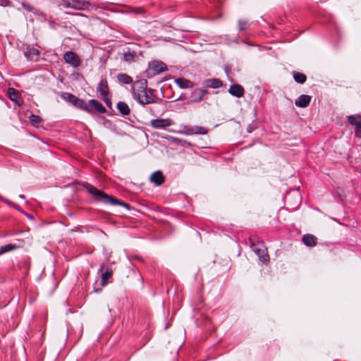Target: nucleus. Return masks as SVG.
Segmentation results:
<instances>
[{"label": "nucleus", "mask_w": 361, "mask_h": 361, "mask_svg": "<svg viewBox=\"0 0 361 361\" xmlns=\"http://www.w3.org/2000/svg\"><path fill=\"white\" fill-rule=\"evenodd\" d=\"M296 197H297L298 204H300V203L301 202L302 198L298 192H296Z\"/></svg>", "instance_id": "nucleus-34"}, {"label": "nucleus", "mask_w": 361, "mask_h": 361, "mask_svg": "<svg viewBox=\"0 0 361 361\" xmlns=\"http://www.w3.org/2000/svg\"><path fill=\"white\" fill-rule=\"evenodd\" d=\"M204 85L206 87L219 88L223 85V82L218 78H212L204 80Z\"/></svg>", "instance_id": "nucleus-20"}, {"label": "nucleus", "mask_w": 361, "mask_h": 361, "mask_svg": "<svg viewBox=\"0 0 361 361\" xmlns=\"http://www.w3.org/2000/svg\"><path fill=\"white\" fill-rule=\"evenodd\" d=\"M349 123L355 127V136L361 138V116L352 115L347 117Z\"/></svg>", "instance_id": "nucleus-6"}, {"label": "nucleus", "mask_w": 361, "mask_h": 361, "mask_svg": "<svg viewBox=\"0 0 361 361\" xmlns=\"http://www.w3.org/2000/svg\"><path fill=\"white\" fill-rule=\"evenodd\" d=\"M8 95L9 99L17 104L18 106H20L23 103V100L21 99L18 92L14 88H8Z\"/></svg>", "instance_id": "nucleus-17"}, {"label": "nucleus", "mask_w": 361, "mask_h": 361, "mask_svg": "<svg viewBox=\"0 0 361 361\" xmlns=\"http://www.w3.org/2000/svg\"><path fill=\"white\" fill-rule=\"evenodd\" d=\"M58 5L66 8H73L76 11H85L91 6L88 0H59Z\"/></svg>", "instance_id": "nucleus-2"}, {"label": "nucleus", "mask_w": 361, "mask_h": 361, "mask_svg": "<svg viewBox=\"0 0 361 361\" xmlns=\"http://www.w3.org/2000/svg\"><path fill=\"white\" fill-rule=\"evenodd\" d=\"M97 92L99 94L100 97L109 96V88L106 78L101 80L97 87Z\"/></svg>", "instance_id": "nucleus-11"}, {"label": "nucleus", "mask_w": 361, "mask_h": 361, "mask_svg": "<svg viewBox=\"0 0 361 361\" xmlns=\"http://www.w3.org/2000/svg\"><path fill=\"white\" fill-rule=\"evenodd\" d=\"M312 97L307 94H301L295 100V104L298 107L305 108L310 104Z\"/></svg>", "instance_id": "nucleus-13"}, {"label": "nucleus", "mask_w": 361, "mask_h": 361, "mask_svg": "<svg viewBox=\"0 0 361 361\" xmlns=\"http://www.w3.org/2000/svg\"><path fill=\"white\" fill-rule=\"evenodd\" d=\"M61 98L64 101L73 104L75 107L84 110V111H90V108H88L87 104L85 102L74 94L69 92H61Z\"/></svg>", "instance_id": "nucleus-5"}, {"label": "nucleus", "mask_w": 361, "mask_h": 361, "mask_svg": "<svg viewBox=\"0 0 361 361\" xmlns=\"http://www.w3.org/2000/svg\"><path fill=\"white\" fill-rule=\"evenodd\" d=\"M150 180L156 185L159 186L164 182V176L161 171H157L152 173L150 176Z\"/></svg>", "instance_id": "nucleus-16"}, {"label": "nucleus", "mask_w": 361, "mask_h": 361, "mask_svg": "<svg viewBox=\"0 0 361 361\" xmlns=\"http://www.w3.org/2000/svg\"><path fill=\"white\" fill-rule=\"evenodd\" d=\"M249 25L250 24H249L248 21L240 20L238 21L239 30H240V31L245 30Z\"/></svg>", "instance_id": "nucleus-29"}, {"label": "nucleus", "mask_w": 361, "mask_h": 361, "mask_svg": "<svg viewBox=\"0 0 361 361\" xmlns=\"http://www.w3.org/2000/svg\"><path fill=\"white\" fill-rule=\"evenodd\" d=\"M249 241L250 248L258 256L259 259L263 263H267L269 261V257L264 248L263 242L257 241V243H255L252 237H250Z\"/></svg>", "instance_id": "nucleus-3"}, {"label": "nucleus", "mask_w": 361, "mask_h": 361, "mask_svg": "<svg viewBox=\"0 0 361 361\" xmlns=\"http://www.w3.org/2000/svg\"><path fill=\"white\" fill-rule=\"evenodd\" d=\"M19 197H20V198H22V199H25V195H19Z\"/></svg>", "instance_id": "nucleus-36"}, {"label": "nucleus", "mask_w": 361, "mask_h": 361, "mask_svg": "<svg viewBox=\"0 0 361 361\" xmlns=\"http://www.w3.org/2000/svg\"><path fill=\"white\" fill-rule=\"evenodd\" d=\"M130 57L133 58V56H132V55H130V54H129V56H128V55H127V54H125V59H126V60H127V61H128V60H129Z\"/></svg>", "instance_id": "nucleus-35"}, {"label": "nucleus", "mask_w": 361, "mask_h": 361, "mask_svg": "<svg viewBox=\"0 0 361 361\" xmlns=\"http://www.w3.org/2000/svg\"><path fill=\"white\" fill-rule=\"evenodd\" d=\"M18 248V246L15 244H7L0 247V256L6 252L13 251Z\"/></svg>", "instance_id": "nucleus-25"}, {"label": "nucleus", "mask_w": 361, "mask_h": 361, "mask_svg": "<svg viewBox=\"0 0 361 361\" xmlns=\"http://www.w3.org/2000/svg\"><path fill=\"white\" fill-rule=\"evenodd\" d=\"M185 134H186V135H193L194 134L193 126L185 127Z\"/></svg>", "instance_id": "nucleus-32"}, {"label": "nucleus", "mask_w": 361, "mask_h": 361, "mask_svg": "<svg viewBox=\"0 0 361 361\" xmlns=\"http://www.w3.org/2000/svg\"><path fill=\"white\" fill-rule=\"evenodd\" d=\"M154 92L155 91L152 88L147 89L146 92L141 94L133 90V98L142 105L154 104L157 102V99L154 95Z\"/></svg>", "instance_id": "nucleus-4"}, {"label": "nucleus", "mask_w": 361, "mask_h": 361, "mask_svg": "<svg viewBox=\"0 0 361 361\" xmlns=\"http://www.w3.org/2000/svg\"><path fill=\"white\" fill-rule=\"evenodd\" d=\"M334 361H338V360H334Z\"/></svg>", "instance_id": "nucleus-39"}, {"label": "nucleus", "mask_w": 361, "mask_h": 361, "mask_svg": "<svg viewBox=\"0 0 361 361\" xmlns=\"http://www.w3.org/2000/svg\"><path fill=\"white\" fill-rule=\"evenodd\" d=\"M208 94V91L205 88H196L191 92L190 102L197 103L200 102L204 99V97Z\"/></svg>", "instance_id": "nucleus-8"}, {"label": "nucleus", "mask_w": 361, "mask_h": 361, "mask_svg": "<svg viewBox=\"0 0 361 361\" xmlns=\"http://www.w3.org/2000/svg\"><path fill=\"white\" fill-rule=\"evenodd\" d=\"M63 59L66 63L70 64L73 68H78L80 66V59L79 56L73 51H66L64 54Z\"/></svg>", "instance_id": "nucleus-7"}, {"label": "nucleus", "mask_w": 361, "mask_h": 361, "mask_svg": "<svg viewBox=\"0 0 361 361\" xmlns=\"http://www.w3.org/2000/svg\"><path fill=\"white\" fill-rule=\"evenodd\" d=\"M29 118L30 121L33 126L39 125L42 121V118L39 116L33 114L30 116Z\"/></svg>", "instance_id": "nucleus-27"}, {"label": "nucleus", "mask_w": 361, "mask_h": 361, "mask_svg": "<svg viewBox=\"0 0 361 361\" xmlns=\"http://www.w3.org/2000/svg\"><path fill=\"white\" fill-rule=\"evenodd\" d=\"M193 131L197 135H206L208 132L207 128L199 126H193Z\"/></svg>", "instance_id": "nucleus-28"}, {"label": "nucleus", "mask_w": 361, "mask_h": 361, "mask_svg": "<svg viewBox=\"0 0 361 361\" xmlns=\"http://www.w3.org/2000/svg\"><path fill=\"white\" fill-rule=\"evenodd\" d=\"M152 69L157 73H161L167 71L166 65L159 61H154L151 65Z\"/></svg>", "instance_id": "nucleus-18"}, {"label": "nucleus", "mask_w": 361, "mask_h": 361, "mask_svg": "<svg viewBox=\"0 0 361 361\" xmlns=\"http://www.w3.org/2000/svg\"><path fill=\"white\" fill-rule=\"evenodd\" d=\"M173 140H174V141L182 142L183 145H190L189 142H187L185 140L182 141L178 138H174Z\"/></svg>", "instance_id": "nucleus-33"}, {"label": "nucleus", "mask_w": 361, "mask_h": 361, "mask_svg": "<svg viewBox=\"0 0 361 361\" xmlns=\"http://www.w3.org/2000/svg\"><path fill=\"white\" fill-rule=\"evenodd\" d=\"M132 90H135L136 92H140V94L146 92L147 90V81L146 79H141L136 81L133 86L132 87Z\"/></svg>", "instance_id": "nucleus-15"}, {"label": "nucleus", "mask_w": 361, "mask_h": 361, "mask_svg": "<svg viewBox=\"0 0 361 361\" xmlns=\"http://www.w3.org/2000/svg\"><path fill=\"white\" fill-rule=\"evenodd\" d=\"M83 186L86 190L94 197L96 201L103 202L106 204L121 205L130 210V205L128 203L121 202L119 200L109 195L90 183H85Z\"/></svg>", "instance_id": "nucleus-1"}, {"label": "nucleus", "mask_w": 361, "mask_h": 361, "mask_svg": "<svg viewBox=\"0 0 361 361\" xmlns=\"http://www.w3.org/2000/svg\"><path fill=\"white\" fill-rule=\"evenodd\" d=\"M104 269V266L102 265V266H101V267H100V271H102V269Z\"/></svg>", "instance_id": "nucleus-37"}, {"label": "nucleus", "mask_w": 361, "mask_h": 361, "mask_svg": "<svg viewBox=\"0 0 361 361\" xmlns=\"http://www.w3.org/2000/svg\"><path fill=\"white\" fill-rule=\"evenodd\" d=\"M317 238L311 234H305L302 237L303 243L308 247H313L317 245Z\"/></svg>", "instance_id": "nucleus-21"}, {"label": "nucleus", "mask_w": 361, "mask_h": 361, "mask_svg": "<svg viewBox=\"0 0 361 361\" xmlns=\"http://www.w3.org/2000/svg\"><path fill=\"white\" fill-rule=\"evenodd\" d=\"M22 6H23V8L24 9H25V10H26V11H30V12H34V9H35V8H34L31 5H30V4H28L23 3V4H22Z\"/></svg>", "instance_id": "nucleus-31"}, {"label": "nucleus", "mask_w": 361, "mask_h": 361, "mask_svg": "<svg viewBox=\"0 0 361 361\" xmlns=\"http://www.w3.org/2000/svg\"><path fill=\"white\" fill-rule=\"evenodd\" d=\"M175 82L180 89H187L193 87V82L184 78L175 79Z\"/></svg>", "instance_id": "nucleus-19"}, {"label": "nucleus", "mask_w": 361, "mask_h": 361, "mask_svg": "<svg viewBox=\"0 0 361 361\" xmlns=\"http://www.w3.org/2000/svg\"><path fill=\"white\" fill-rule=\"evenodd\" d=\"M24 55L28 61H37L40 53L37 49L28 47L25 51Z\"/></svg>", "instance_id": "nucleus-12"}, {"label": "nucleus", "mask_w": 361, "mask_h": 361, "mask_svg": "<svg viewBox=\"0 0 361 361\" xmlns=\"http://www.w3.org/2000/svg\"><path fill=\"white\" fill-rule=\"evenodd\" d=\"M112 276V271L111 269H107L102 274V281L101 283L103 286H105L107 284L108 280Z\"/></svg>", "instance_id": "nucleus-26"}, {"label": "nucleus", "mask_w": 361, "mask_h": 361, "mask_svg": "<svg viewBox=\"0 0 361 361\" xmlns=\"http://www.w3.org/2000/svg\"><path fill=\"white\" fill-rule=\"evenodd\" d=\"M5 202L8 204H10V202L8 201H6Z\"/></svg>", "instance_id": "nucleus-38"}, {"label": "nucleus", "mask_w": 361, "mask_h": 361, "mask_svg": "<svg viewBox=\"0 0 361 361\" xmlns=\"http://www.w3.org/2000/svg\"><path fill=\"white\" fill-rule=\"evenodd\" d=\"M100 98L103 100V102L106 104V105L108 107L111 108L112 103L111 102V99L109 98V96L102 97Z\"/></svg>", "instance_id": "nucleus-30"}, {"label": "nucleus", "mask_w": 361, "mask_h": 361, "mask_svg": "<svg viewBox=\"0 0 361 361\" xmlns=\"http://www.w3.org/2000/svg\"><path fill=\"white\" fill-rule=\"evenodd\" d=\"M228 92L234 97L238 98L242 97L244 95L245 90L240 85L233 84L231 85Z\"/></svg>", "instance_id": "nucleus-14"}, {"label": "nucleus", "mask_w": 361, "mask_h": 361, "mask_svg": "<svg viewBox=\"0 0 361 361\" xmlns=\"http://www.w3.org/2000/svg\"><path fill=\"white\" fill-rule=\"evenodd\" d=\"M173 124V121L171 118H157L152 120L151 126L157 129H162L169 127Z\"/></svg>", "instance_id": "nucleus-9"}, {"label": "nucleus", "mask_w": 361, "mask_h": 361, "mask_svg": "<svg viewBox=\"0 0 361 361\" xmlns=\"http://www.w3.org/2000/svg\"><path fill=\"white\" fill-rule=\"evenodd\" d=\"M293 77L295 81L299 84H303L307 80V76L302 73L294 71L293 73Z\"/></svg>", "instance_id": "nucleus-24"}, {"label": "nucleus", "mask_w": 361, "mask_h": 361, "mask_svg": "<svg viewBox=\"0 0 361 361\" xmlns=\"http://www.w3.org/2000/svg\"><path fill=\"white\" fill-rule=\"evenodd\" d=\"M87 106L90 109V111H86L88 113H93L95 111L99 114H104L106 111V108L96 99H90Z\"/></svg>", "instance_id": "nucleus-10"}, {"label": "nucleus", "mask_w": 361, "mask_h": 361, "mask_svg": "<svg viewBox=\"0 0 361 361\" xmlns=\"http://www.w3.org/2000/svg\"><path fill=\"white\" fill-rule=\"evenodd\" d=\"M116 107L123 116H128L130 113L129 106L124 102H118L117 103Z\"/></svg>", "instance_id": "nucleus-22"}, {"label": "nucleus", "mask_w": 361, "mask_h": 361, "mask_svg": "<svg viewBox=\"0 0 361 361\" xmlns=\"http://www.w3.org/2000/svg\"><path fill=\"white\" fill-rule=\"evenodd\" d=\"M119 83L123 85H129L133 82V78L126 73H119L117 75Z\"/></svg>", "instance_id": "nucleus-23"}]
</instances>
